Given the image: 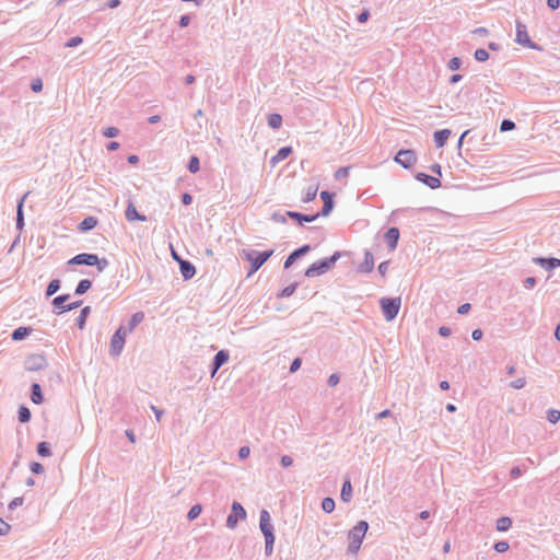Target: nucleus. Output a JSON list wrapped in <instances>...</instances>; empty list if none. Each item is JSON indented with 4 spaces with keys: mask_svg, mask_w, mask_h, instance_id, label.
Masks as SVG:
<instances>
[{
    "mask_svg": "<svg viewBox=\"0 0 560 560\" xmlns=\"http://www.w3.org/2000/svg\"><path fill=\"white\" fill-rule=\"evenodd\" d=\"M59 288H60V281H59V280H57V279H55V280H52V281L48 284V287H47V291H46V294H47L48 296H50V295L55 294V293L59 290Z\"/></svg>",
    "mask_w": 560,
    "mask_h": 560,
    "instance_id": "obj_35",
    "label": "nucleus"
},
{
    "mask_svg": "<svg viewBox=\"0 0 560 560\" xmlns=\"http://www.w3.org/2000/svg\"><path fill=\"white\" fill-rule=\"evenodd\" d=\"M322 509L326 513H331L335 510V501L331 498H325L322 502Z\"/></svg>",
    "mask_w": 560,
    "mask_h": 560,
    "instance_id": "obj_33",
    "label": "nucleus"
},
{
    "mask_svg": "<svg viewBox=\"0 0 560 560\" xmlns=\"http://www.w3.org/2000/svg\"><path fill=\"white\" fill-rule=\"evenodd\" d=\"M90 312H91L90 306H85L84 308H82L81 314L78 317V326L80 329H83L85 322H86V317L90 314Z\"/></svg>",
    "mask_w": 560,
    "mask_h": 560,
    "instance_id": "obj_29",
    "label": "nucleus"
},
{
    "mask_svg": "<svg viewBox=\"0 0 560 560\" xmlns=\"http://www.w3.org/2000/svg\"><path fill=\"white\" fill-rule=\"evenodd\" d=\"M475 58L478 61H486L489 58V54L485 49H477L475 51Z\"/></svg>",
    "mask_w": 560,
    "mask_h": 560,
    "instance_id": "obj_39",
    "label": "nucleus"
},
{
    "mask_svg": "<svg viewBox=\"0 0 560 560\" xmlns=\"http://www.w3.org/2000/svg\"><path fill=\"white\" fill-rule=\"evenodd\" d=\"M260 529L265 536L266 540V553L269 556L272 552L273 544H275V536L272 533V525L270 522V515L269 513L264 510L260 513V522H259Z\"/></svg>",
    "mask_w": 560,
    "mask_h": 560,
    "instance_id": "obj_3",
    "label": "nucleus"
},
{
    "mask_svg": "<svg viewBox=\"0 0 560 560\" xmlns=\"http://www.w3.org/2000/svg\"><path fill=\"white\" fill-rule=\"evenodd\" d=\"M471 336L475 340H480L482 337V331L480 329H476L472 331Z\"/></svg>",
    "mask_w": 560,
    "mask_h": 560,
    "instance_id": "obj_62",
    "label": "nucleus"
},
{
    "mask_svg": "<svg viewBox=\"0 0 560 560\" xmlns=\"http://www.w3.org/2000/svg\"><path fill=\"white\" fill-rule=\"evenodd\" d=\"M200 513H201V505L196 504L188 512V518L192 521V520L197 518Z\"/></svg>",
    "mask_w": 560,
    "mask_h": 560,
    "instance_id": "obj_38",
    "label": "nucleus"
},
{
    "mask_svg": "<svg viewBox=\"0 0 560 560\" xmlns=\"http://www.w3.org/2000/svg\"><path fill=\"white\" fill-rule=\"evenodd\" d=\"M245 517L246 512L244 508L238 502H234L232 504L231 514L228 516L226 525L230 528H234L237 525L238 520H244Z\"/></svg>",
    "mask_w": 560,
    "mask_h": 560,
    "instance_id": "obj_7",
    "label": "nucleus"
},
{
    "mask_svg": "<svg viewBox=\"0 0 560 560\" xmlns=\"http://www.w3.org/2000/svg\"><path fill=\"white\" fill-rule=\"evenodd\" d=\"M126 435H127L128 440L131 443H136V436H135V433L131 430H127L126 431Z\"/></svg>",
    "mask_w": 560,
    "mask_h": 560,
    "instance_id": "obj_63",
    "label": "nucleus"
},
{
    "mask_svg": "<svg viewBox=\"0 0 560 560\" xmlns=\"http://www.w3.org/2000/svg\"><path fill=\"white\" fill-rule=\"evenodd\" d=\"M310 250V246L308 245H304L302 246L301 248L294 250L291 255H289V257L285 259L284 261V268L288 269L290 268L293 262L295 261L296 258H299L300 256L306 254L307 252Z\"/></svg>",
    "mask_w": 560,
    "mask_h": 560,
    "instance_id": "obj_15",
    "label": "nucleus"
},
{
    "mask_svg": "<svg viewBox=\"0 0 560 560\" xmlns=\"http://www.w3.org/2000/svg\"><path fill=\"white\" fill-rule=\"evenodd\" d=\"M535 261L548 269L560 267V259L558 258H536Z\"/></svg>",
    "mask_w": 560,
    "mask_h": 560,
    "instance_id": "obj_19",
    "label": "nucleus"
},
{
    "mask_svg": "<svg viewBox=\"0 0 560 560\" xmlns=\"http://www.w3.org/2000/svg\"><path fill=\"white\" fill-rule=\"evenodd\" d=\"M229 360L228 352H217L211 375L214 376L219 368Z\"/></svg>",
    "mask_w": 560,
    "mask_h": 560,
    "instance_id": "obj_20",
    "label": "nucleus"
},
{
    "mask_svg": "<svg viewBox=\"0 0 560 560\" xmlns=\"http://www.w3.org/2000/svg\"><path fill=\"white\" fill-rule=\"evenodd\" d=\"M30 469L33 474H42L44 471V467L40 463H37V462H33L31 465H30Z\"/></svg>",
    "mask_w": 560,
    "mask_h": 560,
    "instance_id": "obj_42",
    "label": "nucleus"
},
{
    "mask_svg": "<svg viewBox=\"0 0 560 560\" xmlns=\"http://www.w3.org/2000/svg\"><path fill=\"white\" fill-rule=\"evenodd\" d=\"M19 420L21 422H27L31 419V411L27 407L21 406L19 408Z\"/></svg>",
    "mask_w": 560,
    "mask_h": 560,
    "instance_id": "obj_31",
    "label": "nucleus"
},
{
    "mask_svg": "<svg viewBox=\"0 0 560 560\" xmlns=\"http://www.w3.org/2000/svg\"><path fill=\"white\" fill-rule=\"evenodd\" d=\"M301 366V360L300 359H295L292 364H291V368H290V372H295L300 369Z\"/></svg>",
    "mask_w": 560,
    "mask_h": 560,
    "instance_id": "obj_56",
    "label": "nucleus"
},
{
    "mask_svg": "<svg viewBox=\"0 0 560 560\" xmlns=\"http://www.w3.org/2000/svg\"><path fill=\"white\" fill-rule=\"evenodd\" d=\"M450 135H451V131L448 129H442V130L436 131L434 133V142H435L436 147L442 148L446 143Z\"/></svg>",
    "mask_w": 560,
    "mask_h": 560,
    "instance_id": "obj_18",
    "label": "nucleus"
},
{
    "mask_svg": "<svg viewBox=\"0 0 560 560\" xmlns=\"http://www.w3.org/2000/svg\"><path fill=\"white\" fill-rule=\"evenodd\" d=\"M104 136L107 138H114L118 136V129L115 127H108L104 130Z\"/></svg>",
    "mask_w": 560,
    "mask_h": 560,
    "instance_id": "obj_46",
    "label": "nucleus"
},
{
    "mask_svg": "<svg viewBox=\"0 0 560 560\" xmlns=\"http://www.w3.org/2000/svg\"><path fill=\"white\" fill-rule=\"evenodd\" d=\"M31 398L34 404H40L43 401L40 386L36 383L33 384V386H32V397Z\"/></svg>",
    "mask_w": 560,
    "mask_h": 560,
    "instance_id": "obj_25",
    "label": "nucleus"
},
{
    "mask_svg": "<svg viewBox=\"0 0 560 560\" xmlns=\"http://www.w3.org/2000/svg\"><path fill=\"white\" fill-rule=\"evenodd\" d=\"M189 24V16L184 15L180 18L179 25L186 27Z\"/></svg>",
    "mask_w": 560,
    "mask_h": 560,
    "instance_id": "obj_61",
    "label": "nucleus"
},
{
    "mask_svg": "<svg viewBox=\"0 0 560 560\" xmlns=\"http://www.w3.org/2000/svg\"><path fill=\"white\" fill-rule=\"evenodd\" d=\"M317 190H318L317 186H310L305 190L302 200L304 202H310V201L314 200L316 198Z\"/></svg>",
    "mask_w": 560,
    "mask_h": 560,
    "instance_id": "obj_27",
    "label": "nucleus"
},
{
    "mask_svg": "<svg viewBox=\"0 0 560 560\" xmlns=\"http://www.w3.org/2000/svg\"><path fill=\"white\" fill-rule=\"evenodd\" d=\"M348 175H349V168L348 167H340L335 173L336 179L347 178Z\"/></svg>",
    "mask_w": 560,
    "mask_h": 560,
    "instance_id": "obj_41",
    "label": "nucleus"
},
{
    "mask_svg": "<svg viewBox=\"0 0 560 560\" xmlns=\"http://www.w3.org/2000/svg\"><path fill=\"white\" fill-rule=\"evenodd\" d=\"M339 382V376L337 374H331L328 378V384L329 386L334 387L338 384Z\"/></svg>",
    "mask_w": 560,
    "mask_h": 560,
    "instance_id": "obj_54",
    "label": "nucleus"
},
{
    "mask_svg": "<svg viewBox=\"0 0 560 560\" xmlns=\"http://www.w3.org/2000/svg\"><path fill=\"white\" fill-rule=\"evenodd\" d=\"M369 11H363L359 16H358V20L360 23H364L368 21L369 19Z\"/></svg>",
    "mask_w": 560,
    "mask_h": 560,
    "instance_id": "obj_60",
    "label": "nucleus"
},
{
    "mask_svg": "<svg viewBox=\"0 0 560 560\" xmlns=\"http://www.w3.org/2000/svg\"><path fill=\"white\" fill-rule=\"evenodd\" d=\"M30 334V329L28 328H25V327H20L18 329H15L12 334V338L14 340H21L23 339L24 337H26L27 335Z\"/></svg>",
    "mask_w": 560,
    "mask_h": 560,
    "instance_id": "obj_32",
    "label": "nucleus"
},
{
    "mask_svg": "<svg viewBox=\"0 0 560 560\" xmlns=\"http://www.w3.org/2000/svg\"><path fill=\"white\" fill-rule=\"evenodd\" d=\"M380 303H381V307H382L384 317L386 318V320L390 322L397 316V314L399 312V308L401 305V299L400 298H394V299L383 298Z\"/></svg>",
    "mask_w": 560,
    "mask_h": 560,
    "instance_id": "obj_5",
    "label": "nucleus"
},
{
    "mask_svg": "<svg viewBox=\"0 0 560 560\" xmlns=\"http://www.w3.org/2000/svg\"><path fill=\"white\" fill-rule=\"evenodd\" d=\"M365 258H366V265H369V267L366 268V271H370L373 266V257L370 253H366Z\"/></svg>",
    "mask_w": 560,
    "mask_h": 560,
    "instance_id": "obj_59",
    "label": "nucleus"
},
{
    "mask_svg": "<svg viewBox=\"0 0 560 560\" xmlns=\"http://www.w3.org/2000/svg\"><path fill=\"white\" fill-rule=\"evenodd\" d=\"M340 257L339 253L334 254L329 258L317 260L313 262L305 271V276L308 278L316 277L328 271Z\"/></svg>",
    "mask_w": 560,
    "mask_h": 560,
    "instance_id": "obj_4",
    "label": "nucleus"
},
{
    "mask_svg": "<svg viewBox=\"0 0 560 560\" xmlns=\"http://www.w3.org/2000/svg\"><path fill=\"white\" fill-rule=\"evenodd\" d=\"M127 336V330L120 327L112 339V347L114 350H120L125 345V338Z\"/></svg>",
    "mask_w": 560,
    "mask_h": 560,
    "instance_id": "obj_11",
    "label": "nucleus"
},
{
    "mask_svg": "<svg viewBox=\"0 0 560 560\" xmlns=\"http://www.w3.org/2000/svg\"><path fill=\"white\" fill-rule=\"evenodd\" d=\"M295 291V285L292 284V285H289L287 288H284L281 293L279 294L280 298H285V296H290L293 294V292Z\"/></svg>",
    "mask_w": 560,
    "mask_h": 560,
    "instance_id": "obj_45",
    "label": "nucleus"
},
{
    "mask_svg": "<svg viewBox=\"0 0 560 560\" xmlns=\"http://www.w3.org/2000/svg\"><path fill=\"white\" fill-rule=\"evenodd\" d=\"M144 319V314L142 312H137L132 315L128 331H131L137 325H139Z\"/></svg>",
    "mask_w": 560,
    "mask_h": 560,
    "instance_id": "obj_28",
    "label": "nucleus"
},
{
    "mask_svg": "<svg viewBox=\"0 0 560 560\" xmlns=\"http://www.w3.org/2000/svg\"><path fill=\"white\" fill-rule=\"evenodd\" d=\"M37 453L39 456L42 457H47V456H50V450H49V446L46 442H40L38 445H37Z\"/></svg>",
    "mask_w": 560,
    "mask_h": 560,
    "instance_id": "obj_34",
    "label": "nucleus"
},
{
    "mask_svg": "<svg viewBox=\"0 0 560 560\" xmlns=\"http://www.w3.org/2000/svg\"><path fill=\"white\" fill-rule=\"evenodd\" d=\"M509 549V544L506 541H499L494 545V550L497 552H505Z\"/></svg>",
    "mask_w": 560,
    "mask_h": 560,
    "instance_id": "obj_43",
    "label": "nucleus"
},
{
    "mask_svg": "<svg viewBox=\"0 0 560 560\" xmlns=\"http://www.w3.org/2000/svg\"><path fill=\"white\" fill-rule=\"evenodd\" d=\"M80 305H81V302H73V303L68 304L66 306H62L60 313L74 310V308L79 307Z\"/></svg>",
    "mask_w": 560,
    "mask_h": 560,
    "instance_id": "obj_50",
    "label": "nucleus"
},
{
    "mask_svg": "<svg viewBox=\"0 0 560 560\" xmlns=\"http://www.w3.org/2000/svg\"><path fill=\"white\" fill-rule=\"evenodd\" d=\"M23 503V499L22 498H15L11 501L9 508L10 509H14L15 506H19Z\"/></svg>",
    "mask_w": 560,
    "mask_h": 560,
    "instance_id": "obj_58",
    "label": "nucleus"
},
{
    "mask_svg": "<svg viewBox=\"0 0 560 560\" xmlns=\"http://www.w3.org/2000/svg\"><path fill=\"white\" fill-rule=\"evenodd\" d=\"M125 215H126V219L127 221L129 222H135V221H145L147 218L142 214H140L135 206V203L132 202H129L127 208H126V211H125Z\"/></svg>",
    "mask_w": 560,
    "mask_h": 560,
    "instance_id": "obj_10",
    "label": "nucleus"
},
{
    "mask_svg": "<svg viewBox=\"0 0 560 560\" xmlns=\"http://www.w3.org/2000/svg\"><path fill=\"white\" fill-rule=\"evenodd\" d=\"M395 162L408 168L417 162V155L412 150H400L395 156Z\"/></svg>",
    "mask_w": 560,
    "mask_h": 560,
    "instance_id": "obj_8",
    "label": "nucleus"
},
{
    "mask_svg": "<svg viewBox=\"0 0 560 560\" xmlns=\"http://www.w3.org/2000/svg\"><path fill=\"white\" fill-rule=\"evenodd\" d=\"M547 4L550 9L556 10L560 5V0H547Z\"/></svg>",
    "mask_w": 560,
    "mask_h": 560,
    "instance_id": "obj_57",
    "label": "nucleus"
},
{
    "mask_svg": "<svg viewBox=\"0 0 560 560\" xmlns=\"http://www.w3.org/2000/svg\"><path fill=\"white\" fill-rule=\"evenodd\" d=\"M416 178L423 184L428 185L432 189H436L441 186V182L438 177L427 175L424 173H418Z\"/></svg>",
    "mask_w": 560,
    "mask_h": 560,
    "instance_id": "obj_12",
    "label": "nucleus"
},
{
    "mask_svg": "<svg viewBox=\"0 0 560 560\" xmlns=\"http://www.w3.org/2000/svg\"><path fill=\"white\" fill-rule=\"evenodd\" d=\"M281 464H282V466H284V467H289V466H291V465L293 464V460H292V458H291L290 456L284 455V456H282V458H281Z\"/></svg>",
    "mask_w": 560,
    "mask_h": 560,
    "instance_id": "obj_55",
    "label": "nucleus"
},
{
    "mask_svg": "<svg viewBox=\"0 0 560 560\" xmlns=\"http://www.w3.org/2000/svg\"><path fill=\"white\" fill-rule=\"evenodd\" d=\"M547 419L550 423H557L560 420V410H557V409L549 410Z\"/></svg>",
    "mask_w": 560,
    "mask_h": 560,
    "instance_id": "obj_36",
    "label": "nucleus"
},
{
    "mask_svg": "<svg viewBox=\"0 0 560 560\" xmlns=\"http://www.w3.org/2000/svg\"><path fill=\"white\" fill-rule=\"evenodd\" d=\"M460 67V60L457 57H454L448 62V68L453 71L459 69Z\"/></svg>",
    "mask_w": 560,
    "mask_h": 560,
    "instance_id": "obj_47",
    "label": "nucleus"
},
{
    "mask_svg": "<svg viewBox=\"0 0 560 560\" xmlns=\"http://www.w3.org/2000/svg\"><path fill=\"white\" fill-rule=\"evenodd\" d=\"M387 266L388 264L387 262H382L380 266H378V271L384 276L387 271Z\"/></svg>",
    "mask_w": 560,
    "mask_h": 560,
    "instance_id": "obj_64",
    "label": "nucleus"
},
{
    "mask_svg": "<svg viewBox=\"0 0 560 560\" xmlns=\"http://www.w3.org/2000/svg\"><path fill=\"white\" fill-rule=\"evenodd\" d=\"M369 529V524L365 521H360L349 533H348V549L351 553H357L362 545V540Z\"/></svg>",
    "mask_w": 560,
    "mask_h": 560,
    "instance_id": "obj_2",
    "label": "nucleus"
},
{
    "mask_svg": "<svg viewBox=\"0 0 560 560\" xmlns=\"http://www.w3.org/2000/svg\"><path fill=\"white\" fill-rule=\"evenodd\" d=\"M292 153L291 147L281 148L275 156L271 158L270 163L275 166L279 162L285 160Z\"/></svg>",
    "mask_w": 560,
    "mask_h": 560,
    "instance_id": "obj_17",
    "label": "nucleus"
},
{
    "mask_svg": "<svg viewBox=\"0 0 560 560\" xmlns=\"http://www.w3.org/2000/svg\"><path fill=\"white\" fill-rule=\"evenodd\" d=\"M249 453H250L249 447L248 446H243L238 451V456H240V458L245 459V458H247L249 456Z\"/></svg>",
    "mask_w": 560,
    "mask_h": 560,
    "instance_id": "obj_49",
    "label": "nucleus"
},
{
    "mask_svg": "<svg viewBox=\"0 0 560 560\" xmlns=\"http://www.w3.org/2000/svg\"><path fill=\"white\" fill-rule=\"evenodd\" d=\"M92 285V282L88 279L81 280L75 289L77 294L85 293Z\"/></svg>",
    "mask_w": 560,
    "mask_h": 560,
    "instance_id": "obj_30",
    "label": "nucleus"
},
{
    "mask_svg": "<svg viewBox=\"0 0 560 560\" xmlns=\"http://www.w3.org/2000/svg\"><path fill=\"white\" fill-rule=\"evenodd\" d=\"M268 124L273 129H279L282 124V117L279 114H270L268 116Z\"/></svg>",
    "mask_w": 560,
    "mask_h": 560,
    "instance_id": "obj_26",
    "label": "nucleus"
},
{
    "mask_svg": "<svg viewBox=\"0 0 560 560\" xmlns=\"http://www.w3.org/2000/svg\"><path fill=\"white\" fill-rule=\"evenodd\" d=\"M515 40L517 44L525 46V47L534 46L530 40V37L528 35L526 26L521 22H516V38H515Z\"/></svg>",
    "mask_w": 560,
    "mask_h": 560,
    "instance_id": "obj_9",
    "label": "nucleus"
},
{
    "mask_svg": "<svg viewBox=\"0 0 560 560\" xmlns=\"http://www.w3.org/2000/svg\"><path fill=\"white\" fill-rule=\"evenodd\" d=\"M514 128H515V124L513 121H511V120H508V119L503 120L501 122V126H500V130L503 131V132L504 131H510V130H512Z\"/></svg>",
    "mask_w": 560,
    "mask_h": 560,
    "instance_id": "obj_40",
    "label": "nucleus"
},
{
    "mask_svg": "<svg viewBox=\"0 0 560 560\" xmlns=\"http://www.w3.org/2000/svg\"><path fill=\"white\" fill-rule=\"evenodd\" d=\"M82 43V38L77 36V37H72L68 43H67V46L68 47H74V46H78Z\"/></svg>",
    "mask_w": 560,
    "mask_h": 560,
    "instance_id": "obj_51",
    "label": "nucleus"
},
{
    "mask_svg": "<svg viewBox=\"0 0 560 560\" xmlns=\"http://www.w3.org/2000/svg\"><path fill=\"white\" fill-rule=\"evenodd\" d=\"M69 299V295H59L54 299L52 304L57 307L61 306L67 300Z\"/></svg>",
    "mask_w": 560,
    "mask_h": 560,
    "instance_id": "obj_48",
    "label": "nucleus"
},
{
    "mask_svg": "<svg viewBox=\"0 0 560 560\" xmlns=\"http://www.w3.org/2000/svg\"><path fill=\"white\" fill-rule=\"evenodd\" d=\"M385 240L390 250H394L399 240V230L397 228H390L386 234Z\"/></svg>",
    "mask_w": 560,
    "mask_h": 560,
    "instance_id": "obj_13",
    "label": "nucleus"
},
{
    "mask_svg": "<svg viewBox=\"0 0 560 560\" xmlns=\"http://www.w3.org/2000/svg\"><path fill=\"white\" fill-rule=\"evenodd\" d=\"M180 271L185 279H190L196 273L195 267L188 261H180Z\"/></svg>",
    "mask_w": 560,
    "mask_h": 560,
    "instance_id": "obj_21",
    "label": "nucleus"
},
{
    "mask_svg": "<svg viewBox=\"0 0 560 560\" xmlns=\"http://www.w3.org/2000/svg\"><path fill=\"white\" fill-rule=\"evenodd\" d=\"M320 198L324 201L322 215H328L334 207L332 195L329 194L328 191H322Z\"/></svg>",
    "mask_w": 560,
    "mask_h": 560,
    "instance_id": "obj_14",
    "label": "nucleus"
},
{
    "mask_svg": "<svg viewBox=\"0 0 560 560\" xmlns=\"http://www.w3.org/2000/svg\"><path fill=\"white\" fill-rule=\"evenodd\" d=\"M469 310H470V304L469 303H465V304H462L458 307L457 312H458V314L464 315V314L468 313Z\"/></svg>",
    "mask_w": 560,
    "mask_h": 560,
    "instance_id": "obj_53",
    "label": "nucleus"
},
{
    "mask_svg": "<svg viewBox=\"0 0 560 560\" xmlns=\"http://www.w3.org/2000/svg\"><path fill=\"white\" fill-rule=\"evenodd\" d=\"M511 525H512V521L510 517H506V516L500 517L497 521V529L499 532L508 530L511 527Z\"/></svg>",
    "mask_w": 560,
    "mask_h": 560,
    "instance_id": "obj_24",
    "label": "nucleus"
},
{
    "mask_svg": "<svg viewBox=\"0 0 560 560\" xmlns=\"http://www.w3.org/2000/svg\"><path fill=\"white\" fill-rule=\"evenodd\" d=\"M287 215L289 218H291V219L298 220L299 223H302V222H313V221H315L319 217L318 213L313 214V215H306V214H302V213L294 212V211H288Z\"/></svg>",
    "mask_w": 560,
    "mask_h": 560,
    "instance_id": "obj_16",
    "label": "nucleus"
},
{
    "mask_svg": "<svg viewBox=\"0 0 560 560\" xmlns=\"http://www.w3.org/2000/svg\"><path fill=\"white\" fill-rule=\"evenodd\" d=\"M10 526L2 518H0V535H4L9 532Z\"/></svg>",
    "mask_w": 560,
    "mask_h": 560,
    "instance_id": "obj_52",
    "label": "nucleus"
},
{
    "mask_svg": "<svg viewBox=\"0 0 560 560\" xmlns=\"http://www.w3.org/2000/svg\"><path fill=\"white\" fill-rule=\"evenodd\" d=\"M340 497H341L342 501H345V502H349L351 500V498H352V486H351V482L349 480L345 481V483L342 486V489H341Z\"/></svg>",
    "mask_w": 560,
    "mask_h": 560,
    "instance_id": "obj_23",
    "label": "nucleus"
},
{
    "mask_svg": "<svg viewBox=\"0 0 560 560\" xmlns=\"http://www.w3.org/2000/svg\"><path fill=\"white\" fill-rule=\"evenodd\" d=\"M273 249L264 252L244 249L242 252V258L248 261L250 265L248 277L253 276L273 255Z\"/></svg>",
    "mask_w": 560,
    "mask_h": 560,
    "instance_id": "obj_1",
    "label": "nucleus"
},
{
    "mask_svg": "<svg viewBox=\"0 0 560 560\" xmlns=\"http://www.w3.org/2000/svg\"><path fill=\"white\" fill-rule=\"evenodd\" d=\"M97 225V219L94 217L85 218L79 225V229L83 232L90 231Z\"/></svg>",
    "mask_w": 560,
    "mask_h": 560,
    "instance_id": "obj_22",
    "label": "nucleus"
},
{
    "mask_svg": "<svg viewBox=\"0 0 560 560\" xmlns=\"http://www.w3.org/2000/svg\"><path fill=\"white\" fill-rule=\"evenodd\" d=\"M31 88L36 93L40 92L43 90V82H42V80L40 79H34L32 81Z\"/></svg>",
    "mask_w": 560,
    "mask_h": 560,
    "instance_id": "obj_44",
    "label": "nucleus"
},
{
    "mask_svg": "<svg viewBox=\"0 0 560 560\" xmlns=\"http://www.w3.org/2000/svg\"><path fill=\"white\" fill-rule=\"evenodd\" d=\"M69 264L86 266L97 265L98 270H103L106 267L107 261L106 259L100 260L98 256L94 254H79L74 256L72 259H70Z\"/></svg>",
    "mask_w": 560,
    "mask_h": 560,
    "instance_id": "obj_6",
    "label": "nucleus"
},
{
    "mask_svg": "<svg viewBox=\"0 0 560 560\" xmlns=\"http://www.w3.org/2000/svg\"><path fill=\"white\" fill-rule=\"evenodd\" d=\"M188 168L191 173H197L199 171V160L197 156L190 158Z\"/></svg>",
    "mask_w": 560,
    "mask_h": 560,
    "instance_id": "obj_37",
    "label": "nucleus"
}]
</instances>
